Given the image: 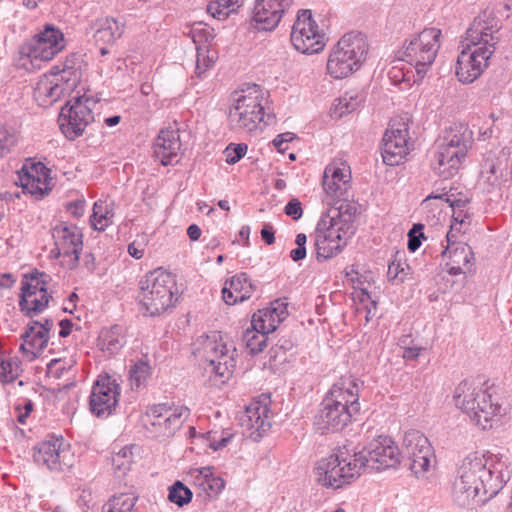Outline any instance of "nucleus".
<instances>
[{
  "label": "nucleus",
  "instance_id": "28",
  "mask_svg": "<svg viewBox=\"0 0 512 512\" xmlns=\"http://www.w3.org/2000/svg\"><path fill=\"white\" fill-rule=\"evenodd\" d=\"M361 386L362 382L357 378L343 376L333 384L323 400L341 405L346 410L357 415L360 412L359 392Z\"/></svg>",
  "mask_w": 512,
  "mask_h": 512
},
{
  "label": "nucleus",
  "instance_id": "36",
  "mask_svg": "<svg viewBox=\"0 0 512 512\" xmlns=\"http://www.w3.org/2000/svg\"><path fill=\"white\" fill-rule=\"evenodd\" d=\"M256 285L246 273H239L227 280L222 289V297L226 304L234 305L251 298Z\"/></svg>",
  "mask_w": 512,
  "mask_h": 512
},
{
  "label": "nucleus",
  "instance_id": "24",
  "mask_svg": "<svg viewBox=\"0 0 512 512\" xmlns=\"http://www.w3.org/2000/svg\"><path fill=\"white\" fill-rule=\"evenodd\" d=\"M501 23L492 11L485 10L474 18L466 31V42L480 47H489L495 52L500 40Z\"/></svg>",
  "mask_w": 512,
  "mask_h": 512
},
{
  "label": "nucleus",
  "instance_id": "2",
  "mask_svg": "<svg viewBox=\"0 0 512 512\" xmlns=\"http://www.w3.org/2000/svg\"><path fill=\"white\" fill-rule=\"evenodd\" d=\"M356 207L350 202H342L339 207L328 208L317 223L314 233V246L318 260L334 257L346 246L353 234Z\"/></svg>",
  "mask_w": 512,
  "mask_h": 512
},
{
  "label": "nucleus",
  "instance_id": "48",
  "mask_svg": "<svg viewBox=\"0 0 512 512\" xmlns=\"http://www.w3.org/2000/svg\"><path fill=\"white\" fill-rule=\"evenodd\" d=\"M168 499L170 502L182 507L191 501L192 492L181 481H176L169 487Z\"/></svg>",
  "mask_w": 512,
  "mask_h": 512
},
{
  "label": "nucleus",
  "instance_id": "55",
  "mask_svg": "<svg viewBox=\"0 0 512 512\" xmlns=\"http://www.w3.org/2000/svg\"><path fill=\"white\" fill-rule=\"evenodd\" d=\"M422 228L421 224H416L408 233V249L411 252H415L421 245L420 237H423Z\"/></svg>",
  "mask_w": 512,
  "mask_h": 512
},
{
  "label": "nucleus",
  "instance_id": "18",
  "mask_svg": "<svg viewBox=\"0 0 512 512\" xmlns=\"http://www.w3.org/2000/svg\"><path fill=\"white\" fill-rule=\"evenodd\" d=\"M291 43L303 54L322 51L326 45V36L312 17L310 10L298 11L291 31Z\"/></svg>",
  "mask_w": 512,
  "mask_h": 512
},
{
  "label": "nucleus",
  "instance_id": "38",
  "mask_svg": "<svg viewBox=\"0 0 512 512\" xmlns=\"http://www.w3.org/2000/svg\"><path fill=\"white\" fill-rule=\"evenodd\" d=\"M189 438L195 445H202L217 451L228 445L233 438V434L225 431H207L197 432L194 427H189Z\"/></svg>",
  "mask_w": 512,
  "mask_h": 512
},
{
  "label": "nucleus",
  "instance_id": "60",
  "mask_svg": "<svg viewBox=\"0 0 512 512\" xmlns=\"http://www.w3.org/2000/svg\"><path fill=\"white\" fill-rule=\"evenodd\" d=\"M294 139V134L287 132L283 134H279L273 140L274 146L278 149V151L283 152L287 147V143Z\"/></svg>",
  "mask_w": 512,
  "mask_h": 512
},
{
  "label": "nucleus",
  "instance_id": "57",
  "mask_svg": "<svg viewBox=\"0 0 512 512\" xmlns=\"http://www.w3.org/2000/svg\"><path fill=\"white\" fill-rule=\"evenodd\" d=\"M284 211H285V214L287 216L291 217L293 220L300 219L303 214L301 202L298 199L290 200L286 204Z\"/></svg>",
  "mask_w": 512,
  "mask_h": 512
},
{
  "label": "nucleus",
  "instance_id": "35",
  "mask_svg": "<svg viewBox=\"0 0 512 512\" xmlns=\"http://www.w3.org/2000/svg\"><path fill=\"white\" fill-rule=\"evenodd\" d=\"M154 155L162 165L167 166L177 162L181 148L178 130L162 129L154 142Z\"/></svg>",
  "mask_w": 512,
  "mask_h": 512
},
{
  "label": "nucleus",
  "instance_id": "47",
  "mask_svg": "<svg viewBox=\"0 0 512 512\" xmlns=\"http://www.w3.org/2000/svg\"><path fill=\"white\" fill-rule=\"evenodd\" d=\"M190 35L193 42L197 45V48L210 43L215 36L214 29L201 22L193 24L190 30Z\"/></svg>",
  "mask_w": 512,
  "mask_h": 512
},
{
  "label": "nucleus",
  "instance_id": "31",
  "mask_svg": "<svg viewBox=\"0 0 512 512\" xmlns=\"http://www.w3.org/2000/svg\"><path fill=\"white\" fill-rule=\"evenodd\" d=\"M355 415L341 405L323 400L314 424L321 433L336 432L345 428Z\"/></svg>",
  "mask_w": 512,
  "mask_h": 512
},
{
  "label": "nucleus",
  "instance_id": "59",
  "mask_svg": "<svg viewBox=\"0 0 512 512\" xmlns=\"http://www.w3.org/2000/svg\"><path fill=\"white\" fill-rule=\"evenodd\" d=\"M405 263H401L400 260H393L388 265L387 276L389 280H396L399 278L400 274L404 273Z\"/></svg>",
  "mask_w": 512,
  "mask_h": 512
},
{
  "label": "nucleus",
  "instance_id": "22",
  "mask_svg": "<svg viewBox=\"0 0 512 512\" xmlns=\"http://www.w3.org/2000/svg\"><path fill=\"white\" fill-rule=\"evenodd\" d=\"M410 149L408 124L404 121H391L383 137L384 163L390 166L399 165Z\"/></svg>",
  "mask_w": 512,
  "mask_h": 512
},
{
  "label": "nucleus",
  "instance_id": "32",
  "mask_svg": "<svg viewBox=\"0 0 512 512\" xmlns=\"http://www.w3.org/2000/svg\"><path fill=\"white\" fill-rule=\"evenodd\" d=\"M453 238L447 242V246L442 255L447 259L446 266L450 275H459L466 273L472 267L474 254L470 246L464 242H457Z\"/></svg>",
  "mask_w": 512,
  "mask_h": 512
},
{
  "label": "nucleus",
  "instance_id": "26",
  "mask_svg": "<svg viewBox=\"0 0 512 512\" xmlns=\"http://www.w3.org/2000/svg\"><path fill=\"white\" fill-rule=\"evenodd\" d=\"M52 236L55 240L58 255L68 258L66 264L69 268L76 267L83 246L80 229L75 225L61 222L53 228Z\"/></svg>",
  "mask_w": 512,
  "mask_h": 512
},
{
  "label": "nucleus",
  "instance_id": "16",
  "mask_svg": "<svg viewBox=\"0 0 512 512\" xmlns=\"http://www.w3.org/2000/svg\"><path fill=\"white\" fill-rule=\"evenodd\" d=\"M400 451L394 441L387 436L373 439L362 451L354 452V461L363 469L380 471L396 467L400 463Z\"/></svg>",
  "mask_w": 512,
  "mask_h": 512
},
{
  "label": "nucleus",
  "instance_id": "44",
  "mask_svg": "<svg viewBox=\"0 0 512 512\" xmlns=\"http://www.w3.org/2000/svg\"><path fill=\"white\" fill-rule=\"evenodd\" d=\"M243 0H210L207 12L219 20L226 19L231 13L236 12Z\"/></svg>",
  "mask_w": 512,
  "mask_h": 512
},
{
  "label": "nucleus",
  "instance_id": "21",
  "mask_svg": "<svg viewBox=\"0 0 512 512\" xmlns=\"http://www.w3.org/2000/svg\"><path fill=\"white\" fill-rule=\"evenodd\" d=\"M121 394L117 379L108 375H99L94 382L89 396V408L97 417H107L115 409Z\"/></svg>",
  "mask_w": 512,
  "mask_h": 512
},
{
  "label": "nucleus",
  "instance_id": "46",
  "mask_svg": "<svg viewBox=\"0 0 512 512\" xmlns=\"http://www.w3.org/2000/svg\"><path fill=\"white\" fill-rule=\"evenodd\" d=\"M267 333L257 328H248L243 334V342L250 354H258L267 346Z\"/></svg>",
  "mask_w": 512,
  "mask_h": 512
},
{
  "label": "nucleus",
  "instance_id": "50",
  "mask_svg": "<svg viewBox=\"0 0 512 512\" xmlns=\"http://www.w3.org/2000/svg\"><path fill=\"white\" fill-rule=\"evenodd\" d=\"M466 212L465 209L452 210V220L450 230L446 235V241L450 242L457 234L461 233L465 226Z\"/></svg>",
  "mask_w": 512,
  "mask_h": 512
},
{
  "label": "nucleus",
  "instance_id": "51",
  "mask_svg": "<svg viewBox=\"0 0 512 512\" xmlns=\"http://www.w3.org/2000/svg\"><path fill=\"white\" fill-rule=\"evenodd\" d=\"M16 142V132L0 123V157L9 153Z\"/></svg>",
  "mask_w": 512,
  "mask_h": 512
},
{
  "label": "nucleus",
  "instance_id": "54",
  "mask_svg": "<svg viewBox=\"0 0 512 512\" xmlns=\"http://www.w3.org/2000/svg\"><path fill=\"white\" fill-rule=\"evenodd\" d=\"M18 368L19 366L17 361H2L0 366L1 377L5 382H12L18 376Z\"/></svg>",
  "mask_w": 512,
  "mask_h": 512
},
{
  "label": "nucleus",
  "instance_id": "53",
  "mask_svg": "<svg viewBox=\"0 0 512 512\" xmlns=\"http://www.w3.org/2000/svg\"><path fill=\"white\" fill-rule=\"evenodd\" d=\"M247 152L246 144H230L226 147L224 153L228 164L237 163Z\"/></svg>",
  "mask_w": 512,
  "mask_h": 512
},
{
  "label": "nucleus",
  "instance_id": "14",
  "mask_svg": "<svg viewBox=\"0 0 512 512\" xmlns=\"http://www.w3.org/2000/svg\"><path fill=\"white\" fill-rule=\"evenodd\" d=\"M96 101L86 95L75 97L62 107L58 123L62 133L69 140L83 135L86 127L93 122V108Z\"/></svg>",
  "mask_w": 512,
  "mask_h": 512
},
{
  "label": "nucleus",
  "instance_id": "3",
  "mask_svg": "<svg viewBox=\"0 0 512 512\" xmlns=\"http://www.w3.org/2000/svg\"><path fill=\"white\" fill-rule=\"evenodd\" d=\"M473 143V133L467 125L453 123L435 141L430 167L439 177L450 179L463 166Z\"/></svg>",
  "mask_w": 512,
  "mask_h": 512
},
{
  "label": "nucleus",
  "instance_id": "39",
  "mask_svg": "<svg viewBox=\"0 0 512 512\" xmlns=\"http://www.w3.org/2000/svg\"><path fill=\"white\" fill-rule=\"evenodd\" d=\"M124 343V328L120 325L102 329L98 337L99 348L110 355L118 353L124 346Z\"/></svg>",
  "mask_w": 512,
  "mask_h": 512
},
{
  "label": "nucleus",
  "instance_id": "56",
  "mask_svg": "<svg viewBox=\"0 0 512 512\" xmlns=\"http://www.w3.org/2000/svg\"><path fill=\"white\" fill-rule=\"evenodd\" d=\"M146 240L144 237L137 238L128 245V253L135 259H141L144 256Z\"/></svg>",
  "mask_w": 512,
  "mask_h": 512
},
{
  "label": "nucleus",
  "instance_id": "9",
  "mask_svg": "<svg viewBox=\"0 0 512 512\" xmlns=\"http://www.w3.org/2000/svg\"><path fill=\"white\" fill-rule=\"evenodd\" d=\"M65 46L63 32L54 25L46 24L42 31L20 47L18 65L26 70L36 68L39 66L37 62L50 61Z\"/></svg>",
  "mask_w": 512,
  "mask_h": 512
},
{
  "label": "nucleus",
  "instance_id": "61",
  "mask_svg": "<svg viewBox=\"0 0 512 512\" xmlns=\"http://www.w3.org/2000/svg\"><path fill=\"white\" fill-rule=\"evenodd\" d=\"M261 237L268 245H272L275 242L274 229L271 224L266 223L263 225V228L261 229Z\"/></svg>",
  "mask_w": 512,
  "mask_h": 512
},
{
  "label": "nucleus",
  "instance_id": "27",
  "mask_svg": "<svg viewBox=\"0 0 512 512\" xmlns=\"http://www.w3.org/2000/svg\"><path fill=\"white\" fill-rule=\"evenodd\" d=\"M505 163L493 152L484 155L480 164L477 186L483 192H501L509 182Z\"/></svg>",
  "mask_w": 512,
  "mask_h": 512
},
{
  "label": "nucleus",
  "instance_id": "10",
  "mask_svg": "<svg viewBox=\"0 0 512 512\" xmlns=\"http://www.w3.org/2000/svg\"><path fill=\"white\" fill-rule=\"evenodd\" d=\"M442 32L435 27L425 28L409 41L404 60L414 69L413 82L423 80L434 63L441 47Z\"/></svg>",
  "mask_w": 512,
  "mask_h": 512
},
{
  "label": "nucleus",
  "instance_id": "13",
  "mask_svg": "<svg viewBox=\"0 0 512 512\" xmlns=\"http://www.w3.org/2000/svg\"><path fill=\"white\" fill-rule=\"evenodd\" d=\"M51 282V276L45 272L35 271L24 276L19 299L22 313L32 318L48 307L52 299Z\"/></svg>",
  "mask_w": 512,
  "mask_h": 512
},
{
  "label": "nucleus",
  "instance_id": "43",
  "mask_svg": "<svg viewBox=\"0 0 512 512\" xmlns=\"http://www.w3.org/2000/svg\"><path fill=\"white\" fill-rule=\"evenodd\" d=\"M150 376L151 366L148 361L140 359L130 365L129 381L132 389L144 387Z\"/></svg>",
  "mask_w": 512,
  "mask_h": 512
},
{
  "label": "nucleus",
  "instance_id": "63",
  "mask_svg": "<svg viewBox=\"0 0 512 512\" xmlns=\"http://www.w3.org/2000/svg\"><path fill=\"white\" fill-rule=\"evenodd\" d=\"M16 282V276L12 273H0V287L11 288Z\"/></svg>",
  "mask_w": 512,
  "mask_h": 512
},
{
  "label": "nucleus",
  "instance_id": "58",
  "mask_svg": "<svg viewBox=\"0 0 512 512\" xmlns=\"http://www.w3.org/2000/svg\"><path fill=\"white\" fill-rule=\"evenodd\" d=\"M85 204V200L83 199L69 202L66 206L67 212L75 218H80L84 214Z\"/></svg>",
  "mask_w": 512,
  "mask_h": 512
},
{
  "label": "nucleus",
  "instance_id": "37",
  "mask_svg": "<svg viewBox=\"0 0 512 512\" xmlns=\"http://www.w3.org/2000/svg\"><path fill=\"white\" fill-rule=\"evenodd\" d=\"M19 181L23 190L32 195L44 196L49 191L46 167L42 163L23 166Z\"/></svg>",
  "mask_w": 512,
  "mask_h": 512
},
{
  "label": "nucleus",
  "instance_id": "17",
  "mask_svg": "<svg viewBox=\"0 0 512 512\" xmlns=\"http://www.w3.org/2000/svg\"><path fill=\"white\" fill-rule=\"evenodd\" d=\"M322 186L324 196L322 201L329 208L339 207L342 202L348 201V192L351 188V170L342 160H333L323 173Z\"/></svg>",
  "mask_w": 512,
  "mask_h": 512
},
{
  "label": "nucleus",
  "instance_id": "23",
  "mask_svg": "<svg viewBox=\"0 0 512 512\" xmlns=\"http://www.w3.org/2000/svg\"><path fill=\"white\" fill-rule=\"evenodd\" d=\"M270 399L262 397L253 400L246 406L239 421L244 433L251 439L257 441L271 427V411L269 408Z\"/></svg>",
  "mask_w": 512,
  "mask_h": 512
},
{
  "label": "nucleus",
  "instance_id": "5",
  "mask_svg": "<svg viewBox=\"0 0 512 512\" xmlns=\"http://www.w3.org/2000/svg\"><path fill=\"white\" fill-rule=\"evenodd\" d=\"M229 123L232 129L253 132L265 118L268 92L257 84L247 85L232 94Z\"/></svg>",
  "mask_w": 512,
  "mask_h": 512
},
{
  "label": "nucleus",
  "instance_id": "29",
  "mask_svg": "<svg viewBox=\"0 0 512 512\" xmlns=\"http://www.w3.org/2000/svg\"><path fill=\"white\" fill-rule=\"evenodd\" d=\"M53 326L51 319L31 321L28 324L22 335L23 343L20 345V351L28 361L34 360L47 346Z\"/></svg>",
  "mask_w": 512,
  "mask_h": 512
},
{
  "label": "nucleus",
  "instance_id": "19",
  "mask_svg": "<svg viewBox=\"0 0 512 512\" xmlns=\"http://www.w3.org/2000/svg\"><path fill=\"white\" fill-rule=\"evenodd\" d=\"M403 453L417 478H425L435 465V456L428 438L418 430L405 433Z\"/></svg>",
  "mask_w": 512,
  "mask_h": 512
},
{
  "label": "nucleus",
  "instance_id": "4",
  "mask_svg": "<svg viewBox=\"0 0 512 512\" xmlns=\"http://www.w3.org/2000/svg\"><path fill=\"white\" fill-rule=\"evenodd\" d=\"M455 406L483 430L491 429L506 415V409L481 386L462 381L455 388Z\"/></svg>",
  "mask_w": 512,
  "mask_h": 512
},
{
  "label": "nucleus",
  "instance_id": "45",
  "mask_svg": "<svg viewBox=\"0 0 512 512\" xmlns=\"http://www.w3.org/2000/svg\"><path fill=\"white\" fill-rule=\"evenodd\" d=\"M137 497L131 494H119L109 499L102 507V512H133Z\"/></svg>",
  "mask_w": 512,
  "mask_h": 512
},
{
  "label": "nucleus",
  "instance_id": "8",
  "mask_svg": "<svg viewBox=\"0 0 512 512\" xmlns=\"http://www.w3.org/2000/svg\"><path fill=\"white\" fill-rule=\"evenodd\" d=\"M368 53L366 37L360 32L344 34L331 49L327 59V73L334 79H343L359 70Z\"/></svg>",
  "mask_w": 512,
  "mask_h": 512
},
{
  "label": "nucleus",
  "instance_id": "11",
  "mask_svg": "<svg viewBox=\"0 0 512 512\" xmlns=\"http://www.w3.org/2000/svg\"><path fill=\"white\" fill-rule=\"evenodd\" d=\"M317 482L321 485L338 489L361 474V464L354 461V453L344 446L329 457L320 460L315 468Z\"/></svg>",
  "mask_w": 512,
  "mask_h": 512
},
{
  "label": "nucleus",
  "instance_id": "62",
  "mask_svg": "<svg viewBox=\"0 0 512 512\" xmlns=\"http://www.w3.org/2000/svg\"><path fill=\"white\" fill-rule=\"evenodd\" d=\"M357 297L361 303L365 304V308L367 309L368 314L371 312V308H369L368 304L366 303H369L372 308H376V301L371 298V295L365 289H361L358 292Z\"/></svg>",
  "mask_w": 512,
  "mask_h": 512
},
{
  "label": "nucleus",
  "instance_id": "34",
  "mask_svg": "<svg viewBox=\"0 0 512 512\" xmlns=\"http://www.w3.org/2000/svg\"><path fill=\"white\" fill-rule=\"evenodd\" d=\"M287 315V304L281 300H275L268 307L260 309L253 314L251 327L269 334L276 330Z\"/></svg>",
  "mask_w": 512,
  "mask_h": 512
},
{
  "label": "nucleus",
  "instance_id": "25",
  "mask_svg": "<svg viewBox=\"0 0 512 512\" xmlns=\"http://www.w3.org/2000/svg\"><path fill=\"white\" fill-rule=\"evenodd\" d=\"M33 458L38 465L60 471L71 465L72 453L62 437H50L34 448Z\"/></svg>",
  "mask_w": 512,
  "mask_h": 512
},
{
  "label": "nucleus",
  "instance_id": "52",
  "mask_svg": "<svg viewBox=\"0 0 512 512\" xmlns=\"http://www.w3.org/2000/svg\"><path fill=\"white\" fill-rule=\"evenodd\" d=\"M208 49L206 47H198L197 48V61H196V70L195 73L198 77H202V75L209 69L213 63V57L205 55L208 53Z\"/></svg>",
  "mask_w": 512,
  "mask_h": 512
},
{
  "label": "nucleus",
  "instance_id": "42",
  "mask_svg": "<svg viewBox=\"0 0 512 512\" xmlns=\"http://www.w3.org/2000/svg\"><path fill=\"white\" fill-rule=\"evenodd\" d=\"M363 98L358 92H347L336 100L332 108V115L335 117H343L355 111L362 103Z\"/></svg>",
  "mask_w": 512,
  "mask_h": 512
},
{
  "label": "nucleus",
  "instance_id": "30",
  "mask_svg": "<svg viewBox=\"0 0 512 512\" xmlns=\"http://www.w3.org/2000/svg\"><path fill=\"white\" fill-rule=\"evenodd\" d=\"M292 3L293 0H256L253 20L256 23L257 29L264 31L274 30Z\"/></svg>",
  "mask_w": 512,
  "mask_h": 512
},
{
  "label": "nucleus",
  "instance_id": "15",
  "mask_svg": "<svg viewBox=\"0 0 512 512\" xmlns=\"http://www.w3.org/2000/svg\"><path fill=\"white\" fill-rule=\"evenodd\" d=\"M189 416L185 406L158 404L147 410L144 423L148 431L159 438L172 437Z\"/></svg>",
  "mask_w": 512,
  "mask_h": 512
},
{
  "label": "nucleus",
  "instance_id": "49",
  "mask_svg": "<svg viewBox=\"0 0 512 512\" xmlns=\"http://www.w3.org/2000/svg\"><path fill=\"white\" fill-rule=\"evenodd\" d=\"M76 361L72 358L52 359L47 365V373L55 379L62 378L75 365Z\"/></svg>",
  "mask_w": 512,
  "mask_h": 512
},
{
  "label": "nucleus",
  "instance_id": "41",
  "mask_svg": "<svg viewBox=\"0 0 512 512\" xmlns=\"http://www.w3.org/2000/svg\"><path fill=\"white\" fill-rule=\"evenodd\" d=\"M114 210L103 201H97L93 206V213L90 217L91 226L98 231H104L113 223Z\"/></svg>",
  "mask_w": 512,
  "mask_h": 512
},
{
  "label": "nucleus",
  "instance_id": "6",
  "mask_svg": "<svg viewBox=\"0 0 512 512\" xmlns=\"http://www.w3.org/2000/svg\"><path fill=\"white\" fill-rule=\"evenodd\" d=\"M177 294L174 276L162 268L148 272L139 282V303L150 316L173 307L178 299Z\"/></svg>",
  "mask_w": 512,
  "mask_h": 512
},
{
  "label": "nucleus",
  "instance_id": "7",
  "mask_svg": "<svg viewBox=\"0 0 512 512\" xmlns=\"http://www.w3.org/2000/svg\"><path fill=\"white\" fill-rule=\"evenodd\" d=\"M193 353L207 363L205 369L218 377L221 383L231 377L236 366V348L225 341L220 332L199 336L194 343Z\"/></svg>",
  "mask_w": 512,
  "mask_h": 512
},
{
  "label": "nucleus",
  "instance_id": "1",
  "mask_svg": "<svg viewBox=\"0 0 512 512\" xmlns=\"http://www.w3.org/2000/svg\"><path fill=\"white\" fill-rule=\"evenodd\" d=\"M501 453L475 451L469 453L458 468L453 495L461 505L471 501L484 503L499 493L508 481L506 463Z\"/></svg>",
  "mask_w": 512,
  "mask_h": 512
},
{
  "label": "nucleus",
  "instance_id": "12",
  "mask_svg": "<svg viewBox=\"0 0 512 512\" xmlns=\"http://www.w3.org/2000/svg\"><path fill=\"white\" fill-rule=\"evenodd\" d=\"M79 77L73 68V60L67 59L63 67H52L43 75L34 88V99L39 106L48 107L74 90Z\"/></svg>",
  "mask_w": 512,
  "mask_h": 512
},
{
  "label": "nucleus",
  "instance_id": "40",
  "mask_svg": "<svg viewBox=\"0 0 512 512\" xmlns=\"http://www.w3.org/2000/svg\"><path fill=\"white\" fill-rule=\"evenodd\" d=\"M124 32V24L113 17H105L98 22L94 34L95 41L103 44H114Z\"/></svg>",
  "mask_w": 512,
  "mask_h": 512
},
{
  "label": "nucleus",
  "instance_id": "20",
  "mask_svg": "<svg viewBox=\"0 0 512 512\" xmlns=\"http://www.w3.org/2000/svg\"><path fill=\"white\" fill-rule=\"evenodd\" d=\"M493 53L489 47H480L467 42L457 57L458 80L463 84H470L478 79L489 66Z\"/></svg>",
  "mask_w": 512,
  "mask_h": 512
},
{
  "label": "nucleus",
  "instance_id": "33",
  "mask_svg": "<svg viewBox=\"0 0 512 512\" xmlns=\"http://www.w3.org/2000/svg\"><path fill=\"white\" fill-rule=\"evenodd\" d=\"M187 479L194 487L206 496H218L225 487V481L214 473L211 466L190 468Z\"/></svg>",
  "mask_w": 512,
  "mask_h": 512
},
{
  "label": "nucleus",
  "instance_id": "64",
  "mask_svg": "<svg viewBox=\"0 0 512 512\" xmlns=\"http://www.w3.org/2000/svg\"><path fill=\"white\" fill-rule=\"evenodd\" d=\"M422 351L421 347L413 346V347H406L403 351V358L406 360H415L418 358Z\"/></svg>",
  "mask_w": 512,
  "mask_h": 512
}]
</instances>
